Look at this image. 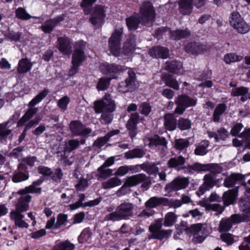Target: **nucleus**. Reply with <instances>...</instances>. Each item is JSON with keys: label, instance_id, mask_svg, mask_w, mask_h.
Segmentation results:
<instances>
[{"label": "nucleus", "instance_id": "51", "mask_svg": "<svg viewBox=\"0 0 250 250\" xmlns=\"http://www.w3.org/2000/svg\"><path fill=\"white\" fill-rule=\"evenodd\" d=\"M97 0H82L81 3V6L83 8L85 15H88L91 11L92 5Z\"/></svg>", "mask_w": 250, "mask_h": 250}, {"label": "nucleus", "instance_id": "40", "mask_svg": "<svg viewBox=\"0 0 250 250\" xmlns=\"http://www.w3.org/2000/svg\"><path fill=\"white\" fill-rule=\"evenodd\" d=\"M145 154L146 152L144 150L140 148H136L126 152L125 154V156L126 159H129L142 158Z\"/></svg>", "mask_w": 250, "mask_h": 250}, {"label": "nucleus", "instance_id": "59", "mask_svg": "<svg viewBox=\"0 0 250 250\" xmlns=\"http://www.w3.org/2000/svg\"><path fill=\"white\" fill-rule=\"evenodd\" d=\"M88 186V180L83 177L81 178L75 185L76 188L78 190H84Z\"/></svg>", "mask_w": 250, "mask_h": 250}, {"label": "nucleus", "instance_id": "35", "mask_svg": "<svg viewBox=\"0 0 250 250\" xmlns=\"http://www.w3.org/2000/svg\"><path fill=\"white\" fill-rule=\"evenodd\" d=\"M170 38L175 40H180L182 38H186L189 36L190 32L188 30H177L175 31H169Z\"/></svg>", "mask_w": 250, "mask_h": 250}, {"label": "nucleus", "instance_id": "5", "mask_svg": "<svg viewBox=\"0 0 250 250\" xmlns=\"http://www.w3.org/2000/svg\"><path fill=\"white\" fill-rule=\"evenodd\" d=\"M162 219H158L152 222L149 227V230L151 233L150 238L162 239L165 237L171 235V230H162Z\"/></svg>", "mask_w": 250, "mask_h": 250}, {"label": "nucleus", "instance_id": "22", "mask_svg": "<svg viewBox=\"0 0 250 250\" xmlns=\"http://www.w3.org/2000/svg\"><path fill=\"white\" fill-rule=\"evenodd\" d=\"M58 49L64 55L70 54L72 46L69 39L66 37H61L58 39Z\"/></svg>", "mask_w": 250, "mask_h": 250}, {"label": "nucleus", "instance_id": "60", "mask_svg": "<svg viewBox=\"0 0 250 250\" xmlns=\"http://www.w3.org/2000/svg\"><path fill=\"white\" fill-rule=\"evenodd\" d=\"M63 173L60 168L55 169L50 175V177L55 181H60L62 178Z\"/></svg>", "mask_w": 250, "mask_h": 250}, {"label": "nucleus", "instance_id": "42", "mask_svg": "<svg viewBox=\"0 0 250 250\" xmlns=\"http://www.w3.org/2000/svg\"><path fill=\"white\" fill-rule=\"evenodd\" d=\"M100 202V200L99 199H96L95 200L85 202L83 204H81L80 202L78 201L75 203L70 205L69 206L71 210H75L81 207H92L97 205L99 204Z\"/></svg>", "mask_w": 250, "mask_h": 250}, {"label": "nucleus", "instance_id": "58", "mask_svg": "<svg viewBox=\"0 0 250 250\" xmlns=\"http://www.w3.org/2000/svg\"><path fill=\"white\" fill-rule=\"evenodd\" d=\"M28 178L27 174L22 172L15 173L13 177L12 180L15 183H19L24 181Z\"/></svg>", "mask_w": 250, "mask_h": 250}, {"label": "nucleus", "instance_id": "26", "mask_svg": "<svg viewBox=\"0 0 250 250\" xmlns=\"http://www.w3.org/2000/svg\"><path fill=\"white\" fill-rule=\"evenodd\" d=\"M165 67L169 72L175 74H182L183 72L182 63L175 60L167 62Z\"/></svg>", "mask_w": 250, "mask_h": 250}, {"label": "nucleus", "instance_id": "33", "mask_svg": "<svg viewBox=\"0 0 250 250\" xmlns=\"http://www.w3.org/2000/svg\"><path fill=\"white\" fill-rule=\"evenodd\" d=\"M61 21H62V19L60 18L47 21L44 24L42 25L41 28L44 33H50L53 30L58 23Z\"/></svg>", "mask_w": 250, "mask_h": 250}, {"label": "nucleus", "instance_id": "61", "mask_svg": "<svg viewBox=\"0 0 250 250\" xmlns=\"http://www.w3.org/2000/svg\"><path fill=\"white\" fill-rule=\"evenodd\" d=\"M166 84L174 89L178 90L179 86L178 83L175 79L172 77H168L166 81Z\"/></svg>", "mask_w": 250, "mask_h": 250}, {"label": "nucleus", "instance_id": "16", "mask_svg": "<svg viewBox=\"0 0 250 250\" xmlns=\"http://www.w3.org/2000/svg\"><path fill=\"white\" fill-rule=\"evenodd\" d=\"M188 185V180L187 178L178 177L167 185L165 187V189L168 192L174 190H179L186 188Z\"/></svg>", "mask_w": 250, "mask_h": 250}, {"label": "nucleus", "instance_id": "21", "mask_svg": "<svg viewBox=\"0 0 250 250\" xmlns=\"http://www.w3.org/2000/svg\"><path fill=\"white\" fill-rule=\"evenodd\" d=\"M139 117V115L137 113L131 114L129 120L126 124V127L129 130V135L132 138L134 137L137 134V124L138 122Z\"/></svg>", "mask_w": 250, "mask_h": 250}, {"label": "nucleus", "instance_id": "8", "mask_svg": "<svg viewBox=\"0 0 250 250\" xmlns=\"http://www.w3.org/2000/svg\"><path fill=\"white\" fill-rule=\"evenodd\" d=\"M123 29H116L109 40V48L111 53L115 56H119L120 42Z\"/></svg>", "mask_w": 250, "mask_h": 250}, {"label": "nucleus", "instance_id": "4", "mask_svg": "<svg viewBox=\"0 0 250 250\" xmlns=\"http://www.w3.org/2000/svg\"><path fill=\"white\" fill-rule=\"evenodd\" d=\"M125 69L121 66L114 64H107L103 66L102 71L106 74H109L110 78H101L97 83V88L99 90H104L109 85L111 79L116 78L117 74L124 71Z\"/></svg>", "mask_w": 250, "mask_h": 250}, {"label": "nucleus", "instance_id": "20", "mask_svg": "<svg viewBox=\"0 0 250 250\" xmlns=\"http://www.w3.org/2000/svg\"><path fill=\"white\" fill-rule=\"evenodd\" d=\"M22 212L12 210L10 213V219L14 221L15 225L22 228H28L29 225L24 220V216L21 214Z\"/></svg>", "mask_w": 250, "mask_h": 250}, {"label": "nucleus", "instance_id": "14", "mask_svg": "<svg viewBox=\"0 0 250 250\" xmlns=\"http://www.w3.org/2000/svg\"><path fill=\"white\" fill-rule=\"evenodd\" d=\"M71 132L74 136H86L91 132V130L85 127L82 123L80 122L74 121L69 125Z\"/></svg>", "mask_w": 250, "mask_h": 250}, {"label": "nucleus", "instance_id": "56", "mask_svg": "<svg viewBox=\"0 0 250 250\" xmlns=\"http://www.w3.org/2000/svg\"><path fill=\"white\" fill-rule=\"evenodd\" d=\"M67 220V215L60 213L57 216V221L55 224V229H58L61 226L65 224Z\"/></svg>", "mask_w": 250, "mask_h": 250}, {"label": "nucleus", "instance_id": "30", "mask_svg": "<svg viewBox=\"0 0 250 250\" xmlns=\"http://www.w3.org/2000/svg\"><path fill=\"white\" fill-rule=\"evenodd\" d=\"M249 91V88L244 86L235 87L232 89L231 95L233 96H241V101L245 102L248 100L247 94Z\"/></svg>", "mask_w": 250, "mask_h": 250}, {"label": "nucleus", "instance_id": "32", "mask_svg": "<svg viewBox=\"0 0 250 250\" xmlns=\"http://www.w3.org/2000/svg\"><path fill=\"white\" fill-rule=\"evenodd\" d=\"M164 125L166 128L169 131L174 130L176 128V119L173 114H167L164 116Z\"/></svg>", "mask_w": 250, "mask_h": 250}, {"label": "nucleus", "instance_id": "6", "mask_svg": "<svg viewBox=\"0 0 250 250\" xmlns=\"http://www.w3.org/2000/svg\"><path fill=\"white\" fill-rule=\"evenodd\" d=\"M229 23L236 31L241 34H246L250 29L249 25L244 21L238 12H233L231 14Z\"/></svg>", "mask_w": 250, "mask_h": 250}, {"label": "nucleus", "instance_id": "54", "mask_svg": "<svg viewBox=\"0 0 250 250\" xmlns=\"http://www.w3.org/2000/svg\"><path fill=\"white\" fill-rule=\"evenodd\" d=\"M204 185L207 187V189H210L215 184V180L214 176L210 174H206L204 177Z\"/></svg>", "mask_w": 250, "mask_h": 250}, {"label": "nucleus", "instance_id": "63", "mask_svg": "<svg viewBox=\"0 0 250 250\" xmlns=\"http://www.w3.org/2000/svg\"><path fill=\"white\" fill-rule=\"evenodd\" d=\"M221 238L223 242L226 243L229 245H231L234 241L232 235L230 233L222 234Z\"/></svg>", "mask_w": 250, "mask_h": 250}, {"label": "nucleus", "instance_id": "25", "mask_svg": "<svg viewBox=\"0 0 250 250\" xmlns=\"http://www.w3.org/2000/svg\"><path fill=\"white\" fill-rule=\"evenodd\" d=\"M206 46L198 43L191 42L188 43L185 48L186 52L197 55L204 52Z\"/></svg>", "mask_w": 250, "mask_h": 250}, {"label": "nucleus", "instance_id": "12", "mask_svg": "<svg viewBox=\"0 0 250 250\" xmlns=\"http://www.w3.org/2000/svg\"><path fill=\"white\" fill-rule=\"evenodd\" d=\"M105 17V7L102 5H97L94 8L89 21L95 27H99L103 24Z\"/></svg>", "mask_w": 250, "mask_h": 250}, {"label": "nucleus", "instance_id": "23", "mask_svg": "<svg viewBox=\"0 0 250 250\" xmlns=\"http://www.w3.org/2000/svg\"><path fill=\"white\" fill-rule=\"evenodd\" d=\"M144 141L145 145L148 146L150 147L158 145L166 146L167 144L165 138L160 137L158 135H154L151 138L145 137Z\"/></svg>", "mask_w": 250, "mask_h": 250}, {"label": "nucleus", "instance_id": "18", "mask_svg": "<svg viewBox=\"0 0 250 250\" xmlns=\"http://www.w3.org/2000/svg\"><path fill=\"white\" fill-rule=\"evenodd\" d=\"M168 204V199L164 197H158L154 196L150 198L145 203L146 208H153L163 205L167 206Z\"/></svg>", "mask_w": 250, "mask_h": 250}, {"label": "nucleus", "instance_id": "46", "mask_svg": "<svg viewBox=\"0 0 250 250\" xmlns=\"http://www.w3.org/2000/svg\"><path fill=\"white\" fill-rule=\"evenodd\" d=\"M241 209L250 208V188H246L245 192V198H242L239 203Z\"/></svg>", "mask_w": 250, "mask_h": 250}, {"label": "nucleus", "instance_id": "48", "mask_svg": "<svg viewBox=\"0 0 250 250\" xmlns=\"http://www.w3.org/2000/svg\"><path fill=\"white\" fill-rule=\"evenodd\" d=\"M226 105L224 104H221L216 107L213 115V121L218 122L220 119L221 116L226 110Z\"/></svg>", "mask_w": 250, "mask_h": 250}, {"label": "nucleus", "instance_id": "28", "mask_svg": "<svg viewBox=\"0 0 250 250\" xmlns=\"http://www.w3.org/2000/svg\"><path fill=\"white\" fill-rule=\"evenodd\" d=\"M192 0H180L179 11L183 15H189L192 11Z\"/></svg>", "mask_w": 250, "mask_h": 250}, {"label": "nucleus", "instance_id": "34", "mask_svg": "<svg viewBox=\"0 0 250 250\" xmlns=\"http://www.w3.org/2000/svg\"><path fill=\"white\" fill-rule=\"evenodd\" d=\"M75 245L68 240L56 242L52 250H73Z\"/></svg>", "mask_w": 250, "mask_h": 250}, {"label": "nucleus", "instance_id": "37", "mask_svg": "<svg viewBox=\"0 0 250 250\" xmlns=\"http://www.w3.org/2000/svg\"><path fill=\"white\" fill-rule=\"evenodd\" d=\"M42 179H38L34 181L31 185L26 187L24 189L20 190V192H27L28 193H40L41 191V188H37L36 187L40 186L42 183Z\"/></svg>", "mask_w": 250, "mask_h": 250}, {"label": "nucleus", "instance_id": "39", "mask_svg": "<svg viewBox=\"0 0 250 250\" xmlns=\"http://www.w3.org/2000/svg\"><path fill=\"white\" fill-rule=\"evenodd\" d=\"M135 167L134 166H123L119 167L116 171L114 175L116 176L122 177L126 174L129 171L132 173L136 172Z\"/></svg>", "mask_w": 250, "mask_h": 250}, {"label": "nucleus", "instance_id": "29", "mask_svg": "<svg viewBox=\"0 0 250 250\" xmlns=\"http://www.w3.org/2000/svg\"><path fill=\"white\" fill-rule=\"evenodd\" d=\"M244 179V175L239 173H233L225 179L224 185L229 188L233 186L237 181H243Z\"/></svg>", "mask_w": 250, "mask_h": 250}, {"label": "nucleus", "instance_id": "31", "mask_svg": "<svg viewBox=\"0 0 250 250\" xmlns=\"http://www.w3.org/2000/svg\"><path fill=\"white\" fill-rule=\"evenodd\" d=\"M119 133V130L118 129L112 130L108 132L104 137L100 138L95 141L93 145L98 147H101L104 146L106 143L109 140V138L115 135H117Z\"/></svg>", "mask_w": 250, "mask_h": 250}, {"label": "nucleus", "instance_id": "52", "mask_svg": "<svg viewBox=\"0 0 250 250\" xmlns=\"http://www.w3.org/2000/svg\"><path fill=\"white\" fill-rule=\"evenodd\" d=\"M16 17L20 20H27L31 18V16L26 12V10L21 7H19L16 10Z\"/></svg>", "mask_w": 250, "mask_h": 250}, {"label": "nucleus", "instance_id": "38", "mask_svg": "<svg viewBox=\"0 0 250 250\" xmlns=\"http://www.w3.org/2000/svg\"><path fill=\"white\" fill-rule=\"evenodd\" d=\"M32 67V63L26 59H22L18 63L17 71L19 73H24L29 71Z\"/></svg>", "mask_w": 250, "mask_h": 250}, {"label": "nucleus", "instance_id": "27", "mask_svg": "<svg viewBox=\"0 0 250 250\" xmlns=\"http://www.w3.org/2000/svg\"><path fill=\"white\" fill-rule=\"evenodd\" d=\"M238 195V189L234 188L229 190L224 193L223 200L225 206H229L233 204Z\"/></svg>", "mask_w": 250, "mask_h": 250}, {"label": "nucleus", "instance_id": "43", "mask_svg": "<svg viewBox=\"0 0 250 250\" xmlns=\"http://www.w3.org/2000/svg\"><path fill=\"white\" fill-rule=\"evenodd\" d=\"M121 184L122 181L121 179L117 177H113L103 182L102 187L104 189H109L120 186Z\"/></svg>", "mask_w": 250, "mask_h": 250}, {"label": "nucleus", "instance_id": "24", "mask_svg": "<svg viewBox=\"0 0 250 250\" xmlns=\"http://www.w3.org/2000/svg\"><path fill=\"white\" fill-rule=\"evenodd\" d=\"M149 53L153 58L165 59L168 56V50L164 47L158 46L151 48Z\"/></svg>", "mask_w": 250, "mask_h": 250}, {"label": "nucleus", "instance_id": "19", "mask_svg": "<svg viewBox=\"0 0 250 250\" xmlns=\"http://www.w3.org/2000/svg\"><path fill=\"white\" fill-rule=\"evenodd\" d=\"M135 37L133 35H130L125 42L123 47V54L125 56L124 59L128 61L129 57L132 55L135 48Z\"/></svg>", "mask_w": 250, "mask_h": 250}, {"label": "nucleus", "instance_id": "53", "mask_svg": "<svg viewBox=\"0 0 250 250\" xmlns=\"http://www.w3.org/2000/svg\"><path fill=\"white\" fill-rule=\"evenodd\" d=\"M189 145V142L187 140L179 139L175 140L174 147L178 150H182L188 147Z\"/></svg>", "mask_w": 250, "mask_h": 250}, {"label": "nucleus", "instance_id": "49", "mask_svg": "<svg viewBox=\"0 0 250 250\" xmlns=\"http://www.w3.org/2000/svg\"><path fill=\"white\" fill-rule=\"evenodd\" d=\"M79 141L76 139H71L65 142L64 151L70 152L76 149L79 145Z\"/></svg>", "mask_w": 250, "mask_h": 250}, {"label": "nucleus", "instance_id": "2", "mask_svg": "<svg viewBox=\"0 0 250 250\" xmlns=\"http://www.w3.org/2000/svg\"><path fill=\"white\" fill-rule=\"evenodd\" d=\"M94 109L96 113H102L101 120L108 124L113 120L112 113L115 110L116 104L109 95H105L103 99L94 102Z\"/></svg>", "mask_w": 250, "mask_h": 250}, {"label": "nucleus", "instance_id": "62", "mask_svg": "<svg viewBox=\"0 0 250 250\" xmlns=\"http://www.w3.org/2000/svg\"><path fill=\"white\" fill-rule=\"evenodd\" d=\"M223 167L217 164H208V170L213 173H219L222 172Z\"/></svg>", "mask_w": 250, "mask_h": 250}, {"label": "nucleus", "instance_id": "55", "mask_svg": "<svg viewBox=\"0 0 250 250\" xmlns=\"http://www.w3.org/2000/svg\"><path fill=\"white\" fill-rule=\"evenodd\" d=\"M70 102V99L67 96L61 98L58 102V106L63 111L66 110L67 105Z\"/></svg>", "mask_w": 250, "mask_h": 250}, {"label": "nucleus", "instance_id": "57", "mask_svg": "<svg viewBox=\"0 0 250 250\" xmlns=\"http://www.w3.org/2000/svg\"><path fill=\"white\" fill-rule=\"evenodd\" d=\"M178 125L180 130H185L190 127L191 123L188 119L180 118L178 121Z\"/></svg>", "mask_w": 250, "mask_h": 250}, {"label": "nucleus", "instance_id": "15", "mask_svg": "<svg viewBox=\"0 0 250 250\" xmlns=\"http://www.w3.org/2000/svg\"><path fill=\"white\" fill-rule=\"evenodd\" d=\"M128 77L125 82H121L118 87L119 91L123 93L132 91L134 88V83L135 81V73L129 70L128 72Z\"/></svg>", "mask_w": 250, "mask_h": 250}, {"label": "nucleus", "instance_id": "13", "mask_svg": "<svg viewBox=\"0 0 250 250\" xmlns=\"http://www.w3.org/2000/svg\"><path fill=\"white\" fill-rule=\"evenodd\" d=\"M17 194L21 195V196L18 198V202L16 204V209L14 210L22 212L28 210L31 196L28 194L27 192L20 193V190Z\"/></svg>", "mask_w": 250, "mask_h": 250}, {"label": "nucleus", "instance_id": "45", "mask_svg": "<svg viewBox=\"0 0 250 250\" xmlns=\"http://www.w3.org/2000/svg\"><path fill=\"white\" fill-rule=\"evenodd\" d=\"M209 145V142L205 140L202 141L197 146L194 150V153L197 155L203 156L207 153V148Z\"/></svg>", "mask_w": 250, "mask_h": 250}, {"label": "nucleus", "instance_id": "36", "mask_svg": "<svg viewBox=\"0 0 250 250\" xmlns=\"http://www.w3.org/2000/svg\"><path fill=\"white\" fill-rule=\"evenodd\" d=\"M243 58V56L231 52L225 54L224 56L223 60L226 64H229L231 63L240 62L242 60Z\"/></svg>", "mask_w": 250, "mask_h": 250}, {"label": "nucleus", "instance_id": "47", "mask_svg": "<svg viewBox=\"0 0 250 250\" xmlns=\"http://www.w3.org/2000/svg\"><path fill=\"white\" fill-rule=\"evenodd\" d=\"M185 163V159L181 156L173 157L168 161V166L170 167L176 168L183 165Z\"/></svg>", "mask_w": 250, "mask_h": 250}, {"label": "nucleus", "instance_id": "11", "mask_svg": "<svg viewBox=\"0 0 250 250\" xmlns=\"http://www.w3.org/2000/svg\"><path fill=\"white\" fill-rule=\"evenodd\" d=\"M84 59L85 56L83 48L82 47L76 48L72 55V66L69 71V76H73L77 72L79 66L82 64Z\"/></svg>", "mask_w": 250, "mask_h": 250}, {"label": "nucleus", "instance_id": "41", "mask_svg": "<svg viewBox=\"0 0 250 250\" xmlns=\"http://www.w3.org/2000/svg\"><path fill=\"white\" fill-rule=\"evenodd\" d=\"M38 111V108H29L18 123V126L22 125L27 121L30 119Z\"/></svg>", "mask_w": 250, "mask_h": 250}, {"label": "nucleus", "instance_id": "3", "mask_svg": "<svg viewBox=\"0 0 250 250\" xmlns=\"http://www.w3.org/2000/svg\"><path fill=\"white\" fill-rule=\"evenodd\" d=\"M134 205L130 202H124L116 207L115 211L108 214L104 221H116L128 220L133 216Z\"/></svg>", "mask_w": 250, "mask_h": 250}, {"label": "nucleus", "instance_id": "9", "mask_svg": "<svg viewBox=\"0 0 250 250\" xmlns=\"http://www.w3.org/2000/svg\"><path fill=\"white\" fill-rule=\"evenodd\" d=\"M188 230L193 236L194 241L196 243L203 242L208 235L206 225L204 224L198 223L192 225Z\"/></svg>", "mask_w": 250, "mask_h": 250}, {"label": "nucleus", "instance_id": "64", "mask_svg": "<svg viewBox=\"0 0 250 250\" xmlns=\"http://www.w3.org/2000/svg\"><path fill=\"white\" fill-rule=\"evenodd\" d=\"M140 109L142 114L147 115L151 111V107L148 104L144 103L141 105Z\"/></svg>", "mask_w": 250, "mask_h": 250}, {"label": "nucleus", "instance_id": "50", "mask_svg": "<svg viewBox=\"0 0 250 250\" xmlns=\"http://www.w3.org/2000/svg\"><path fill=\"white\" fill-rule=\"evenodd\" d=\"M48 91L47 90H44L42 92L37 95L28 104V106L33 107L42 101L47 95Z\"/></svg>", "mask_w": 250, "mask_h": 250}, {"label": "nucleus", "instance_id": "17", "mask_svg": "<svg viewBox=\"0 0 250 250\" xmlns=\"http://www.w3.org/2000/svg\"><path fill=\"white\" fill-rule=\"evenodd\" d=\"M146 179V175L143 173H140L126 177L124 180V185L121 189H122L125 187H131L135 186L140 183L144 182Z\"/></svg>", "mask_w": 250, "mask_h": 250}, {"label": "nucleus", "instance_id": "44", "mask_svg": "<svg viewBox=\"0 0 250 250\" xmlns=\"http://www.w3.org/2000/svg\"><path fill=\"white\" fill-rule=\"evenodd\" d=\"M177 219V216L175 214V213L172 212L167 213L164 218V226L169 227L173 226L176 222Z\"/></svg>", "mask_w": 250, "mask_h": 250}, {"label": "nucleus", "instance_id": "7", "mask_svg": "<svg viewBox=\"0 0 250 250\" xmlns=\"http://www.w3.org/2000/svg\"><path fill=\"white\" fill-rule=\"evenodd\" d=\"M175 103L177 105L175 113L180 115L184 113L187 108L195 105L196 100L186 95H181L176 98Z\"/></svg>", "mask_w": 250, "mask_h": 250}, {"label": "nucleus", "instance_id": "1", "mask_svg": "<svg viewBox=\"0 0 250 250\" xmlns=\"http://www.w3.org/2000/svg\"><path fill=\"white\" fill-rule=\"evenodd\" d=\"M141 20L137 15H133L126 20V24L130 30L137 29L139 23L149 26L153 21L155 14L152 4L149 2H144L140 7Z\"/></svg>", "mask_w": 250, "mask_h": 250}, {"label": "nucleus", "instance_id": "10", "mask_svg": "<svg viewBox=\"0 0 250 250\" xmlns=\"http://www.w3.org/2000/svg\"><path fill=\"white\" fill-rule=\"evenodd\" d=\"M245 220L246 218H242L241 216L238 214L232 215L229 218H222L219 223L218 230L220 232L228 231L233 225L245 221Z\"/></svg>", "mask_w": 250, "mask_h": 250}]
</instances>
